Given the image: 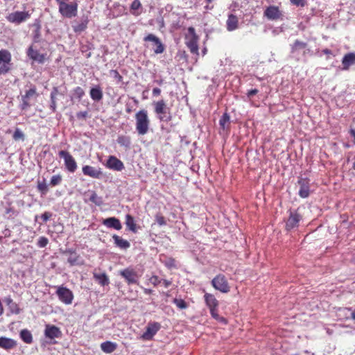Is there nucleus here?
<instances>
[{"instance_id":"obj_1","label":"nucleus","mask_w":355,"mask_h":355,"mask_svg":"<svg viewBox=\"0 0 355 355\" xmlns=\"http://www.w3.org/2000/svg\"><path fill=\"white\" fill-rule=\"evenodd\" d=\"M58 6V12L64 18L71 19L77 16L78 4L76 1L55 0Z\"/></svg>"},{"instance_id":"obj_2","label":"nucleus","mask_w":355,"mask_h":355,"mask_svg":"<svg viewBox=\"0 0 355 355\" xmlns=\"http://www.w3.org/2000/svg\"><path fill=\"white\" fill-rule=\"evenodd\" d=\"M135 118L136 130L138 135H144L147 134L150 125L148 111L145 109L139 110L136 112Z\"/></svg>"},{"instance_id":"obj_3","label":"nucleus","mask_w":355,"mask_h":355,"mask_svg":"<svg viewBox=\"0 0 355 355\" xmlns=\"http://www.w3.org/2000/svg\"><path fill=\"white\" fill-rule=\"evenodd\" d=\"M188 35L185 36L187 46L190 50V52L196 55H199L198 51V40L199 36L196 34V30L193 27H189Z\"/></svg>"},{"instance_id":"obj_4","label":"nucleus","mask_w":355,"mask_h":355,"mask_svg":"<svg viewBox=\"0 0 355 355\" xmlns=\"http://www.w3.org/2000/svg\"><path fill=\"white\" fill-rule=\"evenodd\" d=\"M12 55L7 49L0 50V75L6 74L11 69Z\"/></svg>"},{"instance_id":"obj_5","label":"nucleus","mask_w":355,"mask_h":355,"mask_svg":"<svg viewBox=\"0 0 355 355\" xmlns=\"http://www.w3.org/2000/svg\"><path fill=\"white\" fill-rule=\"evenodd\" d=\"M211 286L217 291L223 293H227L230 291V286L225 276L223 274L217 275L211 280Z\"/></svg>"},{"instance_id":"obj_6","label":"nucleus","mask_w":355,"mask_h":355,"mask_svg":"<svg viewBox=\"0 0 355 355\" xmlns=\"http://www.w3.org/2000/svg\"><path fill=\"white\" fill-rule=\"evenodd\" d=\"M58 155L60 158L64 159L65 168L69 172L74 173L76 171L78 167L77 163L69 152L60 150L58 153Z\"/></svg>"},{"instance_id":"obj_7","label":"nucleus","mask_w":355,"mask_h":355,"mask_svg":"<svg viewBox=\"0 0 355 355\" xmlns=\"http://www.w3.org/2000/svg\"><path fill=\"white\" fill-rule=\"evenodd\" d=\"M302 219V216L297 209L289 210V216L286 222V230L290 231L297 227Z\"/></svg>"},{"instance_id":"obj_8","label":"nucleus","mask_w":355,"mask_h":355,"mask_svg":"<svg viewBox=\"0 0 355 355\" xmlns=\"http://www.w3.org/2000/svg\"><path fill=\"white\" fill-rule=\"evenodd\" d=\"M119 275L125 279L128 285L138 284L139 276L135 270L132 268L129 267L120 270Z\"/></svg>"},{"instance_id":"obj_9","label":"nucleus","mask_w":355,"mask_h":355,"mask_svg":"<svg viewBox=\"0 0 355 355\" xmlns=\"http://www.w3.org/2000/svg\"><path fill=\"white\" fill-rule=\"evenodd\" d=\"M31 17V13L28 11H15L10 13L6 19L9 22L19 24L26 21Z\"/></svg>"},{"instance_id":"obj_10","label":"nucleus","mask_w":355,"mask_h":355,"mask_svg":"<svg viewBox=\"0 0 355 355\" xmlns=\"http://www.w3.org/2000/svg\"><path fill=\"white\" fill-rule=\"evenodd\" d=\"M59 300L65 304H71L73 300V294L71 290L64 286H59L56 291Z\"/></svg>"},{"instance_id":"obj_11","label":"nucleus","mask_w":355,"mask_h":355,"mask_svg":"<svg viewBox=\"0 0 355 355\" xmlns=\"http://www.w3.org/2000/svg\"><path fill=\"white\" fill-rule=\"evenodd\" d=\"M263 16L268 20L277 21L282 19L283 14L278 6H270L265 9Z\"/></svg>"},{"instance_id":"obj_12","label":"nucleus","mask_w":355,"mask_h":355,"mask_svg":"<svg viewBox=\"0 0 355 355\" xmlns=\"http://www.w3.org/2000/svg\"><path fill=\"white\" fill-rule=\"evenodd\" d=\"M153 105L154 106L155 112L159 115V119L160 121H170L171 120L172 117L171 115L167 119H164V115L166 113L167 106L163 99L153 102Z\"/></svg>"},{"instance_id":"obj_13","label":"nucleus","mask_w":355,"mask_h":355,"mask_svg":"<svg viewBox=\"0 0 355 355\" xmlns=\"http://www.w3.org/2000/svg\"><path fill=\"white\" fill-rule=\"evenodd\" d=\"M144 41L153 42V45L155 46V48L153 49L155 54L162 53L165 50L164 45L161 42L160 39L152 33L147 35L144 38Z\"/></svg>"},{"instance_id":"obj_14","label":"nucleus","mask_w":355,"mask_h":355,"mask_svg":"<svg viewBox=\"0 0 355 355\" xmlns=\"http://www.w3.org/2000/svg\"><path fill=\"white\" fill-rule=\"evenodd\" d=\"M83 173L94 179H101L103 177V172L100 167L96 168L89 165L83 166Z\"/></svg>"},{"instance_id":"obj_15","label":"nucleus","mask_w":355,"mask_h":355,"mask_svg":"<svg viewBox=\"0 0 355 355\" xmlns=\"http://www.w3.org/2000/svg\"><path fill=\"white\" fill-rule=\"evenodd\" d=\"M105 166L106 168L116 171H121L125 168L123 162L114 155L108 157Z\"/></svg>"},{"instance_id":"obj_16","label":"nucleus","mask_w":355,"mask_h":355,"mask_svg":"<svg viewBox=\"0 0 355 355\" xmlns=\"http://www.w3.org/2000/svg\"><path fill=\"white\" fill-rule=\"evenodd\" d=\"M297 184L300 186L299 196L302 198H307L310 194V180L307 178H299Z\"/></svg>"},{"instance_id":"obj_17","label":"nucleus","mask_w":355,"mask_h":355,"mask_svg":"<svg viewBox=\"0 0 355 355\" xmlns=\"http://www.w3.org/2000/svg\"><path fill=\"white\" fill-rule=\"evenodd\" d=\"M161 325L158 322H150L146 327L145 332L141 335V338L145 340H151L156 333L159 330Z\"/></svg>"},{"instance_id":"obj_18","label":"nucleus","mask_w":355,"mask_h":355,"mask_svg":"<svg viewBox=\"0 0 355 355\" xmlns=\"http://www.w3.org/2000/svg\"><path fill=\"white\" fill-rule=\"evenodd\" d=\"M27 55L33 60L43 64L46 60V55L40 53L37 49L31 46L27 51Z\"/></svg>"},{"instance_id":"obj_19","label":"nucleus","mask_w":355,"mask_h":355,"mask_svg":"<svg viewBox=\"0 0 355 355\" xmlns=\"http://www.w3.org/2000/svg\"><path fill=\"white\" fill-rule=\"evenodd\" d=\"M44 335L48 338L54 339L56 338H60L62 336V332L58 327L55 325L46 324L44 331Z\"/></svg>"},{"instance_id":"obj_20","label":"nucleus","mask_w":355,"mask_h":355,"mask_svg":"<svg viewBox=\"0 0 355 355\" xmlns=\"http://www.w3.org/2000/svg\"><path fill=\"white\" fill-rule=\"evenodd\" d=\"M17 345L15 340L5 336L0 337V347L6 350H10Z\"/></svg>"},{"instance_id":"obj_21","label":"nucleus","mask_w":355,"mask_h":355,"mask_svg":"<svg viewBox=\"0 0 355 355\" xmlns=\"http://www.w3.org/2000/svg\"><path fill=\"white\" fill-rule=\"evenodd\" d=\"M6 306H8V309L12 314H19L21 312V309L19 305L13 301L10 296L6 297L3 300Z\"/></svg>"},{"instance_id":"obj_22","label":"nucleus","mask_w":355,"mask_h":355,"mask_svg":"<svg viewBox=\"0 0 355 355\" xmlns=\"http://www.w3.org/2000/svg\"><path fill=\"white\" fill-rule=\"evenodd\" d=\"M93 277L102 286H107L110 284V279L105 272L100 273L95 270L93 272Z\"/></svg>"},{"instance_id":"obj_23","label":"nucleus","mask_w":355,"mask_h":355,"mask_svg":"<svg viewBox=\"0 0 355 355\" xmlns=\"http://www.w3.org/2000/svg\"><path fill=\"white\" fill-rule=\"evenodd\" d=\"M226 27L227 31H233L239 27V19L236 15L230 14L226 21Z\"/></svg>"},{"instance_id":"obj_24","label":"nucleus","mask_w":355,"mask_h":355,"mask_svg":"<svg viewBox=\"0 0 355 355\" xmlns=\"http://www.w3.org/2000/svg\"><path fill=\"white\" fill-rule=\"evenodd\" d=\"M103 224L107 227L120 230L122 228L120 220L115 217H110L105 219Z\"/></svg>"},{"instance_id":"obj_25","label":"nucleus","mask_w":355,"mask_h":355,"mask_svg":"<svg viewBox=\"0 0 355 355\" xmlns=\"http://www.w3.org/2000/svg\"><path fill=\"white\" fill-rule=\"evenodd\" d=\"M355 63V53H348L345 54L342 60L343 69L348 70L349 67Z\"/></svg>"},{"instance_id":"obj_26","label":"nucleus","mask_w":355,"mask_h":355,"mask_svg":"<svg viewBox=\"0 0 355 355\" xmlns=\"http://www.w3.org/2000/svg\"><path fill=\"white\" fill-rule=\"evenodd\" d=\"M88 23L89 19L87 17L82 19L80 21H76L72 26L73 31L76 33L85 31L87 28Z\"/></svg>"},{"instance_id":"obj_27","label":"nucleus","mask_w":355,"mask_h":355,"mask_svg":"<svg viewBox=\"0 0 355 355\" xmlns=\"http://www.w3.org/2000/svg\"><path fill=\"white\" fill-rule=\"evenodd\" d=\"M204 299L205 304L209 308V309H211V308L218 306L219 305L218 301L213 294L205 293V294L204 295Z\"/></svg>"},{"instance_id":"obj_28","label":"nucleus","mask_w":355,"mask_h":355,"mask_svg":"<svg viewBox=\"0 0 355 355\" xmlns=\"http://www.w3.org/2000/svg\"><path fill=\"white\" fill-rule=\"evenodd\" d=\"M112 238L114 239V244L119 248L126 250L130 248V244L127 240L122 239L116 234H114Z\"/></svg>"},{"instance_id":"obj_29","label":"nucleus","mask_w":355,"mask_h":355,"mask_svg":"<svg viewBox=\"0 0 355 355\" xmlns=\"http://www.w3.org/2000/svg\"><path fill=\"white\" fill-rule=\"evenodd\" d=\"M19 337L26 344H31L33 342V335L27 329H21L19 332Z\"/></svg>"},{"instance_id":"obj_30","label":"nucleus","mask_w":355,"mask_h":355,"mask_svg":"<svg viewBox=\"0 0 355 355\" xmlns=\"http://www.w3.org/2000/svg\"><path fill=\"white\" fill-rule=\"evenodd\" d=\"M101 348L105 353L110 354L116 349L117 344L111 341H105L101 344Z\"/></svg>"},{"instance_id":"obj_31","label":"nucleus","mask_w":355,"mask_h":355,"mask_svg":"<svg viewBox=\"0 0 355 355\" xmlns=\"http://www.w3.org/2000/svg\"><path fill=\"white\" fill-rule=\"evenodd\" d=\"M89 94L92 99L94 101H100L103 96V92L99 86L92 88Z\"/></svg>"},{"instance_id":"obj_32","label":"nucleus","mask_w":355,"mask_h":355,"mask_svg":"<svg viewBox=\"0 0 355 355\" xmlns=\"http://www.w3.org/2000/svg\"><path fill=\"white\" fill-rule=\"evenodd\" d=\"M209 311H210V314H211V317L213 318H214L216 320H217L218 322L223 323V324L227 323V320L226 318H225L223 316L219 315L218 306H216L214 308H211V309H209Z\"/></svg>"},{"instance_id":"obj_33","label":"nucleus","mask_w":355,"mask_h":355,"mask_svg":"<svg viewBox=\"0 0 355 355\" xmlns=\"http://www.w3.org/2000/svg\"><path fill=\"white\" fill-rule=\"evenodd\" d=\"M125 225L130 231L134 233L137 232V229L135 218L130 214H127L125 216Z\"/></svg>"},{"instance_id":"obj_34","label":"nucleus","mask_w":355,"mask_h":355,"mask_svg":"<svg viewBox=\"0 0 355 355\" xmlns=\"http://www.w3.org/2000/svg\"><path fill=\"white\" fill-rule=\"evenodd\" d=\"M307 46L306 42L296 40L294 43L291 45V53H294L301 49H305Z\"/></svg>"},{"instance_id":"obj_35","label":"nucleus","mask_w":355,"mask_h":355,"mask_svg":"<svg viewBox=\"0 0 355 355\" xmlns=\"http://www.w3.org/2000/svg\"><path fill=\"white\" fill-rule=\"evenodd\" d=\"M141 8V3L139 0H135L130 5V12L135 16L140 15L139 10Z\"/></svg>"},{"instance_id":"obj_36","label":"nucleus","mask_w":355,"mask_h":355,"mask_svg":"<svg viewBox=\"0 0 355 355\" xmlns=\"http://www.w3.org/2000/svg\"><path fill=\"white\" fill-rule=\"evenodd\" d=\"M230 117L227 113H224L219 120V124L222 129L225 130L230 123Z\"/></svg>"},{"instance_id":"obj_37","label":"nucleus","mask_w":355,"mask_h":355,"mask_svg":"<svg viewBox=\"0 0 355 355\" xmlns=\"http://www.w3.org/2000/svg\"><path fill=\"white\" fill-rule=\"evenodd\" d=\"M117 143L121 146L129 147L130 145V139L129 137L121 135L118 137Z\"/></svg>"},{"instance_id":"obj_38","label":"nucleus","mask_w":355,"mask_h":355,"mask_svg":"<svg viewBox=\"0 0 355 355\" xmlns=\"http://www.w3.org/2000/svg\"><path fill=\"white\" fill-rule=\"evenodd\" d=\"M67 252L71 254V256L68 258L67 261L71 266H74L78 263V260L79 259V256L77 255L73 251L71 250H67Z\"/></svg>"},{"instance_id":"obj_39","label":"nucleus","mask_w":355,"mask_h":355,"mask_svg":"<svg viewBox=\"0 0 355 355\" xmlns=\"http://www.w3.org/2000/svg\"><path fill=\"white\" fill-rule=\"evenodd\" d=\"M62 180V177L61 175H55L51 177L50 180V185L52 187H55L57 185H59Z\"/></svg>"},{"instance_id":"obj_40","label":"nucleus","mask_w":355,"mask_h":355,"mask_svg":"<svg viewBox=\"0 0 355 355\" xmlns=\"http://www.w3.org/2000/svg\"><path fill=\"white\" fill-rule=\"evenodd\" d=\"M173 302L181 309H184L188 307L187 302L182 299L174 298Z\"/></svg>"},{"instance_id":"obj_41","label":"nucleus","mask_w":355,"mask_h":355,"mask_svg":"<svg viewBox=\"0 0 355 355\" xmlns=\"http://www.w3.org/2000/svg\"><path fill=\"white\" fill-rule=\"evenodd\" d=\"M37 96V92L35 87H33V88H31L30 89L27 90L24 95L22 96L21 98H26L29 101V98Z\"/></svg>"},{"instance_id":"obj_42","label":"nucleus","mask_w":355,"mask_h":355,"mask_svg":"<svg viewBox=\"0 0 355 355\" xmlns=\"http://www.w3.org/2000/svg\"><path fill=\"white\" fill-rule=\"evenodd\" d=\"M12 138L15 141L24 140V135L19 128H17L13 133Z\"/></svg>"},{"instance_id":"obj_43","label":"nucleus","mask_w":355,"mask_h":355,"mask_svg":"<svg viewBox=\"0 0 355 355\" xmlns=\"http://www.w3.org/2000/svg\"><path fill=\"white\" fill-rule=\"evenodd\" d=\"M155 220L159 226H163L166 224L165 217L161 214H156Z\"/></svg>"},{"instance_id":"obj_44","label":"nucleus","mask_w":355,"mask_h":355,"mask_svg":"<svg viewBox=\"0 0 355 355\" xmlns=\"http://www.w3.org/2000/svg\"><path fill=\"white\" fill-rule=\"evenodd\" d=\"M49 243V239L45 236H41L37 241V246L40 248H44Z\"/></svg>"},{"instance_id":"obj_45","label":"nucleus","mask_w":355,"mask_h":355,"mask_svg":"<svg viewBox=\"0 0 355 355\" xmlns=\"http://www.w3.org/2000/svg\"><path fill=\"white\" fill-rule=\"evenodd\" d=\"M37 189L43 194H45L48 191V188L46 182H39L37 184Z\"/></svg>"},{"instance_id":"obj_46","label":"nucleus","mask_w":355,"mask_h":355,"mask_svg":"<svg viewBox=\"0 0 355 355\" xmlns=\"http://www.w3.org/2000/svg\"><path fill=\"white\" fill-rule=\"evenodd\" d=\"M74 94L78 99H81L85 95V92L80 87H76L74 90Z\"/></svg>"},{"instance_id":"obj_47","label":"nucleus","mask_w":355,"mask_h":355,"mask_svg":"<svg viewBox=\"0 0 355 355\" xmlns=\"http://www.w3.org/2000/svg\"><path fill=\"white\" fill-rule=\"evenodd\" d=\"M149 281L154 286H157L162 283V279L157 275H153Z\"/></svg>"},{"instance_id":"obj_48","label":"nucleus","mask_w":355,"mask_h":355,"mask_svg":"<svg viewBox=\"0 0 355 355\" xmlns=\"http://www.w3.org/2000/svg\"><path fill=\"white\" fill-rule=\"evenodd\" d=\"M291 3L297 7H304L306 4V0H289Z\"/></svg>"},{"instance_id":"obj_49","label":"nucleus","mask_w":355,"mask_h":355,"mask_svg":"<svg viewBox=\"0 0 355 355\" xmlns=\"http://www.w3.org/2000/svg\"><path fill=\"white\" fill-rule=\"evenodd\" d=\"M58 94V89L56 87H53L51 92V102H56V96Z\"/></svg>"},{"instance_id":"obj_50","label":"nucleus","mask_w":355,"mask_h":355,"mask_svg":"<svg viewBox=\"0 0 355 355\" xmlns=\"http://www.w3.org/2000/svg\"><path fill=\"white\" fill-rule=\"evenodd\" d=\"M110 73L113 74L114 78L117 80L118 83L122 82L123 76L119 73L118 71L112 70Z\"/></svg>"},{"instance_id":"obj_51","label":"nucleus","mask_w":355,"mask_h":355,"mask_svg":"<svg viewBox=\"0 0 355 355\" xmlns=\"http://www.w3.org/2000/svg\"><path fill=\"white\" fill-rule=\"evenodd\" d=\"M21 99H22V103L21 104V109L22 110H26L31 106V103H29V101L28 99H26V98H21Z\"/></svg>"},{"instance_id":"obj_52","label":"nucleus","mask_w":355,"mask_h":355,"mask_svg":"<svg viewBox=\"0 0 355 355\" xmlns=\"http://www.w3.org/2000/svg\"><path fill=\"white\" fill-rule=\"evenodd\" d=\"M52 216V214L49 211H45L42 214L41 218L44 222H47Z\"/></svg>"},{"instance_id":"obj_53","label":"nucleus","mask_w":355,"mask_h":355,"mask_svg":"<svg viewBox=\"0 0 355 355\" xmlns=\"http://www.w3.org/2000/svg\"><path fill=\"white\" fill-rule=\"evenodd\" d=\"M76 116L78 119H85L88 116V112L87 111L79 112L76 114Z\"/></svg>"},{"instance_id":"obj_54","label":"nucleus","mask_w":355,"mask_h":355,"mask_svg":"<svg viewBox=\"0 0 355 355\" xmlns=\"http://www.w3.org/2000/svg\"><path fill=\"white\" fill-rule=\"evenodd\" d=\"M98 198L96 192H93L89 198V200L96 205H99L97 202V199Z\"/></svg>"},{"instance_id":"obj_55","label":"nucleus","mask_w":355,"mask_h":355,"mask_svg":"<svg viewBox=\"0 0 355 355\" xmlns=\"http://www.w3.org/2000/svg\"><path fill=\"white\" fill-rule=\"evenodd\" d=\"M259 92V90L257 89H252L248 92L247 96L250 98L252 96L257 94Z\"/></svg>"},{"instance_id":"obj_56","label":"nucleus","mask_w":355,"mask_h":355,"mask_svg":"<svg viewBox=\"0 0 355 355\" xmlns=\"http://www.w3.org/2000/svg\"><path fill=\"white\" fill-rule=\"evenodd\" d=\"M162 284L164 285V286L165 288H168L170 286H171L172 281L171 280H168V279H162Z\"/></svg>"},{"instance_id":"obj_57","label":"nucleus","mask_w":355,"mask_h":355,"mask_svg":"<svg viewBox=\"0 0 355 355\" xmlns=\"http://www.w3.org/2000/svg\"><path fill=\"white\" fill-rule=\"evenodd\" d=\"M161 94V89L158 87H155L153 89V96H159Z\"/></svg>"},{"instance_id":"obj_58","label":"nucleus","mask_w":355,"mask_h":355,"mask_svg":"<svg viewBox=\"0 0 355 355\" xmlns=\"http://www.w3.org/2000/svg\"><path fill=\"white\" fill-rule=\"evenodd\" d=\"M57 107L56 102H51L50 107L52 110L53 112H55Z\"/></svg>"},{"instance_id":"obj_59","label":"nucleus","mask_w":355,"mask_h":355,"mask_svg":"<svg viewBox=\"0 0 355 355\" xmlns=\"http://www.w3.org/2000/svg\"><path fill=\"white\" fill-rule=\"evenodd\" d=\"M322 53L326 55H331V51L329 49H324L322 50Z\"/></svg>"},{"instance_id":"obj_60","label":"nucleus","mask_w":355,"mask_h":355,"mask_svg":"<svg viewBox=\"0 0 355 355\" xmlns=\"http://www.w3.org/2000/svg\"><path fill=\"white\" fill-rule=\"evenodd\" d=\"M144 292L145 294L150 295L153 293V290L149 289V288H144Z\"/></svg>"},{"instance_id":"obj_61","label":"nucleus","mask_w":355,"mask_h":355,"mask_svg":"<svg viewBox=\"0 0 355 355\" xmlns=\"http://www.w3.org/2000/svg\"><path fill=\"white\" fill-rule=\"evenodd\" d=\"M349 133L354 137V144H355V130H354V129L350 130Z\"/></svg>"},{"instance_id":"obj_62","label":"nucleus","mask_w":355,"mask_h":355,"mask_svg":"<svg viewBox=\"0 0 355 355\" xmlns=\"http://www.w3.org/2000/svg\"><path fill=\"white\" fill-rule=\"evenodd\" d=\"M351 318L355 320V309L354 311H352V313H351Z\"/></svg>"},{"instance_id":"obj_63","label":"nucleus","mask_w":355,"mask_h":355,"mask_svg":"<svg viewBox=\"0 0 355 355\" xmlns=\"http://www.w3.org/2000/svg\"><path fill=\"white\" fill-rule=\"evenodd\" d=\"M125 111L127 113H130L132 112V110L130 108H127Z\"/></svg>"},{"instance_id":"obj_64","label":"nucleus","mask_w":355,"mask_h":355,"mask_svg":"<svg viewBox=\"0 0 355 355\" xmlns=\"http://www.w3.org/2000/svg\"><path fill=\"white\" fill-rule=\"evenodd\" d=\"M352 168H353V169H354V170H355V162H354V164H353Z\"/></svg>"}]
</instances>
